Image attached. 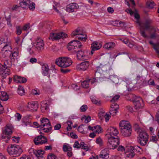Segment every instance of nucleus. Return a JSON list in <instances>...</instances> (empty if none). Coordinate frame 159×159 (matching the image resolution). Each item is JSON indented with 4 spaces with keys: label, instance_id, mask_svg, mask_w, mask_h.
Segmentation results:
<instances>
[{
    "label": "nucleus",
    "instance_id": "1",
    "mask_svg": "<svg viewBox=\"0 0 159 159\" xmlns=\"http://www.w3.org/2000/svg\"><path fill=\"white\" fill-rule=\"evenodd\" d=\"M121 133L124 136H130L131 133V126L128 121L122 120L120 123Z\"/></svg>",
    "mask_w": 159,
    "mask_h": 159
},
{
    "label": "nucleus",
    "instance_id": "2",
    "mask_svg": "<svg viewBox=\"0 0 159 159\" xmlns=\"http://www.w3.org/2000/svg\"><path fill=\"white\" fill-rule=\"evenodd\" d=\"M9 154L13 157L19 156L23 152L22 149L18 145L11 144L7 148Z\"/></svg>",
    "mask_w": 159,
    "mask_h": 159
},
{
    "label": "nucleus",
    "instance_id": "3",
    "mask_svg": "<svg viewBox=\"0 0 159 159\" xmlns=\"http://www.w3.org/2000/svg\"><path fill=\"white\" fill-rule=\"evenodd\" d=\"M72 63L71 59L65 57H60L56 59V63L59 67L66 68L70 66Z\"/></svg>",
    "mask_w": 159,
    "mask_h": 159
},
{
    "label": "nucleus",
    "instance_id": "4",
    "mask_svg": "<svg viewBox=\"0 0 159 159\" xmlns=\"http://www.w3.org/2000/svg\"><path fill=\"white\" fill-rule=\"evenodd\" d=\"M152 20L150 19H148L142 23L141 27L140 29V32L141 35L145 38H148V37L145 33V30L151 29L152 27L151 26V25L152 23Z\"/></svg>",
    "mask_w": 159,
    "mask_h": 159
},
{
    "label": "nucleus",
    "instance_id": "5",
    "mask_svg": "<svg viewBox=\"0 0 159 159\" xmlns=\"http://www.w3.org/2000/svg\"><path fill=\"white\" fill-rule=\"evenodd\" d=\"M108 140L107 146L110 149H114L120 144L119 138H115L114 137H108Z\"/></svg>",
    "mask_w": 159,
    "mask_h": 159
},
{
    "label": "nucleus",
    "instance_id": "6",
    "mask_svg": "<svg viewBox=\"0 0 159 159\" xmlns=\"http://www.w3.org/2000/svg\"><path fill=\"white\" fill-rule=\"evenodd\" d=\"M13 127L11 125H7L5 127L4 130L3 131V135L2 136L3 139L7 138V140H6V142H7L10 138V135L12 134Z\"/></svg>",
    "mask_w": 159,
    "mask_h": 159
},
{
    "label": "nucleus",
    "instance_id": "7",
    "mask_svg": "<svg viewBox=\"0 0 159 159\" xmlns=\"http://www.w3.org/2000/svg\"><path fill=\"white\" fill-rule=\"evenodd\" d=\"M72 36L81 35L83 36L78 37V39L83 41H85L87 39V36L85 32L82 28H78L75 30L73 31L71 33Z\"/></svg>",
    "mask_w": 159,
    "mask_h": 159
},
{
    "label": "nucleus",
    "instance_id": "8",
    "mask_svg": "<svg viewBox=\"0 0 159 159\" xmlns=\"http://www.w3.org/2000/svg\"><path fill=\"white\" fill-rule=\"evenodd\" d=\"M82 47V45L80 42L77 40H73L68 43L67 48L69 50H73L74 52V50L80 49V48H81Z\"/></svg>",
    "mask_w": 159,
    "mask_h": 159
},
{
    "label": "nucleus",
    "instance_id": "9",
    "mask_svg": "<svg viewBox=\"0 0 159 159\" xmlns=\"http://www.w3.org/2000/svg\"><path fill=\"white\" fill-rule=\"evenodd\" d=\"M80 48V49H77L74 50V52H75L77 53V57L78 60L80 61H84L87 60L88 58V57L87 55V53L86 51L84 50H82Z\"/></svg>",
    "mask_w": 159,
    "mask_h": 159
},
{
    "label": "nucleus",
    "instance_id": "10",
    "mask_svg": "<svg viewBox=\"0 0 159 159\" xmlns=\"http://www.w3.org/2000/svg\"><path fill=\"white\" fill-rule=\"evenodd\" d=\"M132 102L134 105V108L136 110L142 108L144 106L143 100L140 97H135Z\"/></svg>",
    "mask_w": 159,
    "mask_h": 159
},
{
    "label": "nucleus",
    "instance_id": "11",
    "mask_svg": "<svg viewBox=\"0 0 159 159\" xmlns=\"http://www.w3.org/2000/svg\"><path fill=\"white\" fill-rule=\"evenodd\" d=\"M33 46L36 50L39 52H41L44 49L43 41L40 38L38 37L35 42L34 43Z\"/></svg>",
    "mask_w": 159,
    "mask_h": 159
},
{
    "label": "nucleus",
    "instance_id": "12",
    "mask_svg": "<svg viewBox=\"0 0 159 159\" xmlns=\"http://www.w3.org/2000/svg\"><path fill=\"white\" fill-rule=\"evenodd\" d=\"M67 37V35L63 32L58 33H50L49 37V39L52 40H57L61 38L63 39Z\"/></svg>",
    "mask_w": 159,
    "mask_h": 159
},
{
    "label": "nucleus",
    "instance_id": "13",
    "mask_svg": "<svg viewBox=\"0 0 159 159\" xmlns=\"http://www.w3.org/2000/svg\"><path fill=\"white\" fill-rule=\"evenodd\" d=\"M34 142L36 145L42 144L47 143L48 142L47 138L42 135H39L35 138Z\"/></svg>",
    "mask_w": 159,
    "mask_h": 159
},
{
    "label": "nucleus",
    "instance_id": "14",
    "mask_svg": "<svg viewBox=\"0 0 159 159\" xmlns=\"http://www.w3.org/2000/svg\"><path fill=\"white\" fill-rule=\"evenodd\" d=\"M126 157L129 158H133L135 155V152L134 150L133 147L130 146L126 148L125 152Z\"/></svg>",
    "mask_w": 159,
    "mask_h": 159
},
{
    "label": "nucleus",
    "instance_id": "15",
    "mask_svg": "<svg viewBox=\"0 0 159 159\" xmlns=\"http://www.w3.org/2000/svg\"><path fill=\"white\" fill-rule=\"evenodd\" d=\"M107 135L108 137H114L116 136L118 134L117 130L115 128L110 127L108 128L107 130Z\"/></svg>",
    "mask_w": 159,
    "mask_h": 159
},
{
    "label": "nucleus",
    "instance_id": "16",
    "mask_svg": "<svg viewBox=\"0 0 159 159\" xmlns=\"http://www.w3.org/2000/svg\"><path fill=\"white\" fill-rule=\"evenodd\" d=\"M79 6L76 3H71L66 6V11L69 12H72L75 11V10L78 9Z\"/></svg>",
    "mask_w": 159,
    "mask_h": 159
},
{
    "label": "nucleus",
    "instance_id": "17",
    "mask_svg": "<svg viewBox=\"0 0 159 159\" xmlns=\"http://www.w3.org/2000/svg\"><path fill=\"white\" fill-rule=\"evenodd\" d=\"M89 65V63L88 61H85L77 65V69L79 70L85 71L87 70Z\"/></svg>",
    "mask_w": 159,
    "mask_h": 159
},
{
    "label": "nucleus",
    "instance_id": "18",
    "mask_svg": "<svg viewBox=\"0 0 159 159\" xmlns=\"http://www.w3.org/2000/svg\"><path fill=\"white\" fill-rule=\"evenodd\" d=\"M102 45L101 43L97 41L93 42L91 44V54H93L94 53V51L99 49L102 47Z\"/></svg>",
    "mask_w": 159,
    "mask_h": 159
},
{
    "label": "nucleus",
    "instance_id": "19",
    "mask_svg": "<svg viewBox=\"0 0 159 159\" xmlns=\"http://www.w3.org/2000/svg\"><path fill=\"white\" fill-rule=\"evenodd\" d=\"M30 153H33V154L39 159V157L43 158L42 156L44 152L41 150H35L33 148H31L29 150Z\"/></svg>",
    "mask_w": 159,
    "mask_h": 159
},
{
    "label": "nucleus",
    "instance_id": "20",
    "mask_svg": "<svg viewBox=\"0 0 159 159\" xmlns=\"http://www.w3.org/2000/svg\"><path fill=\"white\" fill-rule=\"evenodd\" d=\"M151 30L152 33L148 38L151 39H155L159 35V30L155 27H152Z\"/></svg>",
    "mask_w": 159,
    "mask_h": 159
},
{
    "label": "nucleus",
    "instance_id": "21",
    "mask_svg": "<svg viewBox=\"0 0 159 159\" xmlns=\"http://www.w3.org/2000/svg\"><path fill=\"white\" fill-rule=\"evenodd\" d=\"M38 107V104L37 102H28L27 106L30 111H36Z\"/></svg>",
    "mask_w": 159,
    "mask_h": 159
},
{
    "label": "nucleus",
    "instance_id": "22",
    "mask_svg": "<svg viewBox=\"0 0 159 159\" xmlns=\"http://www.w3.org/2000/svg\"><path fill=\"white\" fill-rule=\"evenodd\" d=\"M14 81L16 83H25L27 81L26 78L18 75H15L13 77Z\"/></svg>",
    "mask_w": 159,
    "mask_h": 159
},
{
    "label": "nucleus",
    "instance_id": "23",
    "mask_svg": "<svg viewBox=\"0 0 159 159\" xmlns=\"http://www.w3.org/2000/svg\"><path fill=\"white\" fill-rule=\"evenodd\" d=\"M42 73L44 76L47 75L49 73V71L50 70L49 66L47 64H44L42 65Z\"/></svg>",
    "mask_w": 159,
    "mask_h": 159
},
{
    "label": "nucleus",
    "instance_id": "24",
    "mask_svg": "<svg viewBox=\"0 0 159 159\" xmlns=\"http://www.w3.org/2000/svg\"><path fill=\"white\" fill-rule=\"evenodd\" d=\"M11 50L12 48L10 45L8 43H6L5 45H3V47L2 49V52L5 53V52L9 51L10 54H11Z\"/></svg>",
    "mask_w": 159,
    "mask_h": 159
},
{
    "label": "nucleus",
    "instance_id": "25",
    "mask_svg": "<svg viewBox=\"0 0 159 159\" xmlns=\"http://www.w3.org/2000/svg\"><path fill=\"white\" fill-rule=\"evenodd\" d=\"M149 44L152 46L153 49L156 51L157 55L159 56V44L154 43L152 40L149 41Z\"/></svg>",
    "mask_w": 159,
    "mask_h": 159
},
{
    "label": "nucleus",
    "instance_id": "26",
    "mask_svg": "<svg viewBox=\"0 0 159 159\" xmlns=\"http://www.w3.org/2000/svg\"><path fill=\"white\" fill-rule=\"evenodd\" d=\"M40 126L44 127L47 125L51 123L49 120L46 118H42L40 119Z\"/></svg>",
    "mask_w": 159,
    "mask_h": 159
},
{
    "label": "nucleus",
    "instance_id": "27",
    "mask_svg": "<svg viewBox=\"0 0 159 159\" xmlns=\"http://www.w3.org/2000/svg\"><path fill=\"white\" fill-rule=\"evenodd\" d=\"M115 46V44L114 42H109L106 43L104 45V48H105L111 50L113 49Z\"/></svg>",
    "mask_w": 159,
    "mask_h": 159
},
{
    "label": "nucleus",
    "instance_id": "28",
    "mask_svg": "<svg viewBox=\"0 0 159 159\" xmlns=\"http://www.w3.org/2000/svg\"><path fill=\"white\" fill-rule=\"evenodd\" d=\"M52 126L50 123V124L47 125L44 127H41L40 130H43L45 133H48L52 130Z\"/></svg>",
    "mask_w": 159,
    "mask_h": 159
},
{
    "label": "nucleus",
    "instance_id": "29",
    "mask_svg": "<svg viewBox=\"0 0 159 159\" xmlns=\"http://www.w3.org/2000/svg\"><path fill=\"white\" fill-rule=\"evenodd\" d=\"M109 151L108 149L105 148L102 150L101 152V154L99 155L100 158H103L104 159L107 156L109 155Z\"/></svg>",
    "mask_w": 159,
    "mask_h": 159
},
{
    "label": "nucleus",
    "instance_id": "30",
    "mask_svg": "<svg viewBox=\"0 0 159 159\" xmlns=\"http://www.w3.org/2000/svg\"><path fill=\"white\" fill-rule=\"evenodd\" d=\"M0 99L2 101H6L8 99V96L5 92H0Z\"/></svg>",
    "mask_w": 159,
    "mask_h": 159
},
{
    "label": "nucleus",
    "instance_id": "31",
    "mask_svg": "<svg viewBox=\"0 0 159 159\" xmlns=\"http://www.w3.org/2000/svg\"><path fill=\"white\" fill-rule=\"evenodd\" d=\"M30 3L29 0H23V1L20 3V6L23 8H25L28 7Z\"/></svg>",
    "mask_w": 159,
    "mask_h": 159
},
{
    "label": "nucleus",
    "instance_id": "32",
    "mask_svg": "<svg viewBox=\"0 0 159 159\" xmlns=\"http://www.w3.org/2000/svg\"><path fill=\"white\" fill-rule=\"evenodd\" d=\"M138 138H141L143 139H148V135L147 133L143 131L140 132L139 133Z\"/></svg>",
    "mask_w": 159,
    "mask_h": 159
},
{
    "label": "nucleus",
    "instance_id": "33",
    "mask_svg": "<svg viewBox=\"0 0 159 159\" xmlns=\"http://www.w3.org/2000/svg\"><path fill=\"white\" fill-rule=\"evenodd\" d=\"M148 139H143L141 138H138L137 141L142 146H144L147 143Z\"/></svg>",
    "mask_w": 159,
    "mask_h": 159
},
{
    "label": "nucleus",
    "instance_id": "34",
    "mask_svg": "<svg viewBox=\"0 0 159 159\" xmlns=\"http://www.w3.org/2000/svg\"><path fill=\"white\" fill-rule=\"evenodd\" d=\"M113 24L114 25L117 27H125V22H122L121 21H115L113 22Z\"/></svg>",
    "mask_w": 159,
    "mask_h": 159
},
{
    "label": "nucleus",
    "instance_id": "35",
    "mask_svg": "<svg viewBox=\"0 0 159 159\" xmlns=\"http://www.w3.org/2000/svg\"><path fill=\"white\" fill-rule=\"evenodd\" d=\"M90 79H88L87 80H85L81 83L82 87L84 88H88L89 87V82L90 81Z\"/></svg>",
    "mask_w": 159,
    "mask_h": 159
},
{
    "label": "nucleus",
    "instance_id": "36",
    "mask_svg": "<svg viewBox=\"0 0 159 159\" xmlns=\"http://www.w3.org/2000/svg\"><path fill=\"white\" fill-rule=\"evenodd\" d=\"M17 93L20 95H24L25 94V90L23 87L21 85L18 86L17 90Z\"/></svg>",
    "mask_w": 159,
    "mask_h": 159
},
{
    "label": "nucleus",
    "instance_id": "37",
    "mask_svg": "<svg viewBox=\"0 0 159 159\" xmlns=\"http://www.w3.org/2000/svg\"><path fill=\"white\" fill-rule=\"evenodd\" d=\"M84 125H81L78 127V130L79 132L81 133L82 134H85L87 133V132L86 131L84 130L83 128L82 127V126H84Z\"/></svg>",
    "mask_w": 159,
    "mask_h": 159
},
{
    "label": "nucleus",
    "instance_id": "38",
    "mask_svg": "<svg viewBox=\"0 0 159 159\" xmlns=\"http://www.w3.org/2000/svg\"><path fill=\"white\" fill-rule=\"evenodd\" d=\"M94 130L97 133L99 134L100 133L102 130V128L99 125H97L93 127Z\"/></svg>",
    "mask_w": 159,
    "mask_h": 159
},
{
    "label": "nucleus",
    "instance_id": "39",
    "mask_svg": "<svg viewBox=\"0 0 159 159\" xmlns=\"http://www.w3.org/2000/svg\"><path fill=\"white\" fill-rule=\"evenodd\" d=\"M6 20L7 21V24L9 27L12 26V25L11 22V16L9 15L8 17H6L5 16Z\"/></svg>",
    "mask_w": 159,
    "mask_h": 159
},
{
    "label": "nucleus",
    "instance_id": "40",
    "mask_svg": "<svg viewBox=\"0 0 159 159\" xmlns=\"http://www.w3.org/2000/svg\"><path fill=\"white\" fill-rule=\"evenodd\" d=\"M54 4L55 5H53V9L56 12L61 15V13L59 11V10L57 9V8L59 7V4L58 3H54Z\"/></svg>",
    "mask_w": 159,
    "mask_h": 159
},
{
    "label": "nucleus",
    "instance_id": "41",
    "mask_svg": "<svg viewBox=\"0 0 159 159\" xmlns=\"http://www.w3.org/2000/svg\"><path fill=\"white\" fill-rule=\"evenodd\" d=\"M147 5L149 8L152 9L153 8L155 4L153 2L150 1L147 2Z\"/></svg>",
    "mask_w": 159,
    "mask_h": 159
},
{
    "label": "nucleus",
    "instance_id": "42",
    "mask_svg": "<svg viewBox=\"0 0 159 159\" xmlns=\"http://www.w3.org/2000/svg\"><path fill=\"white\" fill-rule=\"evenodd\" d=\"M16 33L18 35H20L22 32V28L21 29L20 26H16Z\"/></svg>",
    "mask_w": 159,
    "mask_h": 159
},
{
    "label": "nucleus",
    "instance_id": "43",
    "mask_svg": "<svg viewBox=\"0 0 159 159\" xmlns=\"http://www.w3.org/2000/svg\"><path fill=\"white\" fill-rule=\"evenodd\" d=\"M133 127L136 132H140L141 129L139 125L137 123H135L134 124Z\"/></svg>",
    "mask_w": 159,
    "mask_h": 159
},
{
    "label": "nucleus",
    "instance_id": "44",
    "mask_svg": "<svg viewBox=\"0 0 159 159\" xmlns=\"http://www.w3.org/2000/svg\"><path fill=\"white\" fill-rule=\"evenodd\" d=\"M8 70L7 71V72H6L5 70L6 69H3L2 70H0V75H5V76H7V75H9V70L8 69H7Z\"/></svg>",
    "mask_w": 159,
    "mask_h": 159
},
{
    "label": "nucleus",
    "instance_id": "45",
    "mask_svg": "<svg viewBox=\"0 0 159 159\" xmlns=\"http://www.w3.org/2000/svg\"><path fill=\"white\" fill-rule=\"evenodd\" d=\"M47 159H58L57 157L54 154H49L47 157Z\"/></svg>",
    "mask_w": 159,
    "mask_h": 159
},
{
    "label": "nucleus",
    "instance_id": "46",
    "mask_svg": "<svg viewBox=\"0 0 159 159\" xmlns=\"http://www.w3.org/2000/svg\"><path fill=\"white\" fill-rule=\"evenodd\" d=\"M111 109H113L116 111H117V110L119 108V106L118 104L115 102L113 103L111 105Z\"/></svg>",
    "mask_w": 159,
    "mask_h": 159
},
{
    "label": "nucleus",
    "instance_id": "47",
    "mask_svg": "<svg viewBox=\"0 0 159 159\" xmlns=\"http://www.w3.org/2000/svg\"><path fill=\"white\" fill-rule=\"evenodd\" d=\"M133 149L135 152L137 151L138 152H140L142 151V148L138 146H135L133 147Z\"/></svg>",
    "mask_w": 159,
    "mask_h": 159
},
{
    "label": "nucleus",
    "instance_id": "48",
    "mask_svg": "<svg viewBox=\"0 0 159 159\" xmlns=\"http://www.w3.org/2000/svg\"><path fill=\"white\" fill-rule=\"evenodd\" d=\"M30 27V24L29 23L26 24L23 26L22 30L24 31H27L29 29Z\"/></svg>",
    "mask_w": 159,
    "mask_h": 159
},
{
    "label": "nucleus",
    "instance_id": "49",
    "mask_svg": "<svg viewBox=\"0 0 159 159\" xmlns=\"http://www.w3.org/2000/svg\"><path fill=\"white\" fill-rule=\"evenodd\" d=\"M127 147H126V148H125L124 146L122 145H120L117 148V150L118 151L120 152H124L126 151V148Z\"/></svg>",
    "mask_w": 159,
    "mask_h": 159
},
{
    "label": "nucleus",
    "instance_id": "50",
    "mask_svg": "<svg viewBox=\"0 0 159 159\" xmlns=\"http://www.w3.org/2000/svg\"><path fill=\"white\" fill-rule=\"evenodd\" d=\"M117 111L114 109H112L110 110V114L112 116H115L116 115Z\"/></svg>",
    "mask_w": 159,
    "mask_h": 159
},
{
    "label": "nucleus",
    "instance_id": "51",
    "mask_svg": "<svg viewBox=\"0 0 159 159\" xmlns=\"http://www.w3.org/2000/svg\"><path fill=\"white\" fill-rule=\"evenodd\" d=\"M120 97V96L119 95H116L112 98V99L111 100V102L113 103L115 102V101L117 100Z\"/></svg>",
    "mask_w": 159,
    "mask_h": 159
},
{
    "label": "nucleus",
    "instance_id": "52",
    "mask_svg": "<svg viewBox=\"0 0 159 159\" xmlns=\"http://www.w3.org/2000/svg\"><path fill=\"white\" fill-rule=\"evenodd\" d=\"M71 148L70 147H68L66 145H64L63 147V150L65 152H67L68 151L71 150Z\"/></svg>",
    "mask_w": 159,
    "mask_h": 159
},
{
    "label": "nucleus",
    "instance_id": "53",
    "mask_svg": "<svg viewBox=\"0 0 159 159\" xmlns=\"http://www.w3.org/2000/svg\"><path fill=\"white\" fill-rule=\"evenodd\" d=\"M88 107L87 106L85 105H84L82 106L80 108V111L81 112H84L87 109Z\"/></svg>",
    "mask_w": 159,
    "mask_h": 159
},
{
    "label": "nucleus",
    "instance_id": "54",
    "mask_svg": "<svg viewBox=\"0 0 159 159\" xmlns=\"http://www.w3.org/2000/svg\"><path fill=\"white\" fill-rule=\"evenodd\" d=\"M91 98V99L92 101L94 104L98 105H99L100 104V101H98L97 100L93 97H92Z\"/></svg>",
    "mask_w": 159,
    "mask_h": 159
},
{
    "label": "nucleus",
    "instance_id": "55",
    "mask_svg": "<svg viewBox=\"0 0 159 159\" xmlns=\"http://www.w3.org/2000/svg\"><path fill=\"white\" fill-rule=\"evenodd\" d=\"M35 4L34 2H32L31 4L30 3L28 6L30 10L33 11L35 8Z\"/></svg>",
    "mask_w": 159,
    "mask_h": 159
},
{
    "label": "nucleus",
    "instance_id": "56",
    "mask_svg": "<svg viewBox=\"0 0 159 159\" xmlns=\"http://www.w3.org/2000/svg\"><path fill=\"white\" fill-rule=\"evenodd\" d=\"M96 142L100 146L102 145V140L100 137H99L96 139Z\"/></svg>",
    "mask_w": 159,
    "mask_h": 159
},
{
    "label": "nucleus",
    "instance_id": "57",
    "mask_svg": "<svg viewBox=\"0 0 159 159\" xmlns=\"http://www.w3.org/2000/svg\"><path fill=\"white\" fill-rule=\"evenodd\" d=\"M2 66L4 69H7L9 67V65H8V61H4V65H2Z\"/></svg>",
    "mask_w": 159,
    "mask_h": 159
},
{
    "label": "nucleus",
    "instance_id": "58",
    "mask_svg": "<svg viewBox=\"0 0 159 159\" xmlns=\"http://www.w3.org/2000/svg\"><path fill=\"white\" fill-rule=\"evenodd\" d=\"M110 115V114H109V113H107L105 115L104 117L105 119V120L106 122L108 121L109 120L111 117V116Z\"/></svg>",
    "mask_w": 159,
    "mask_h": 159
},
{
    "label": "nucleus",
    "instance_id": "59",
    "mask_svg": "<svg viewBox=\"0 0 159 159\" xmlns=\"http://www.w3.org/2000/svg\"><path fill=\"white\" fill-rule=\"evenodd\" d=\"M4 41L5 39L4 38H2L0 39V46H1L2 47L6 43V42Z\"/></svg>",
    "mask_w": 159,
    "mask_h": 159
},
{
    "label": "nucleus",
    "instance_id": "60",
    "mask_svg": "<svg viewBox=\"0 0 159 159\" xmlns=\"http://www.w3.org/2000/svg\"><path fill=\"white\" fill-rule=\"evenodd\" d=\"M15 117L18 121H20L21 119L22 116L20 113H17L15 115Z\"/></svg>",
    "mask_w": 159,
    "mask_h": 159
},
{
    "label": "nucleus",
    "instance_id": "61",
    "mask_svg": "<svg viewBox=\"0 0 159 159\" xmlns=\"http://www.w3.org/2000/svg\"><path fill=\"white\" fill-rule=\"evenodd\" d=\"M83 118L84 119V122L86 123H87L91 120V118L89 116H88L87 117L85 116V117H83Z\"/></svg>",
    "mask_w": 159,
    "mask_h": 159
},
{
    "label": "nucleus",
    "instance_id": "62",
    "mask_svg": "<svg viewBox=\"0 0 159 159\" xmlns=\"http://www.w3.org/2000/svg\"><path fill=\"white\" fill-rule=\"evenodd\" d=\"M12 140L16 142V143H18L19 142V140L20 139V138L19 137H16L15 136H14L12 137Z\"/></svg>",
    "mask_w": 159,
    "mask_h": 159
},
{
    "label": "nucleus",
    "instance_id": "63",
    "mask_svg": "<svg viewBox=\"0 0 159 159\" xmlns=\"http://www.w3.org/2000/svg\"><path fill=\"white\" fill-rule=\"evenodd\" d=\"M70 137L73 139H76L78 138L77 135L73 132L70 133Z\"/></svg>",
    "mask_w": 159,
    "mask_h": 159
},
{
    "label": "nucleus",
    "instance_id": "64",
    "mask_svg": "<svg viewBox=\"0 0 159 159\" xmlns=\"http://www.w3.org/2000/svg\"><path fill=\"white\" fill-rule=\"evenodd\" d=\"M61 127V125L60 124H57L54 127V130H58Z\"/></svg>",
    "mask_w": 159,
    "mask_h": 159
}]
</instances>
